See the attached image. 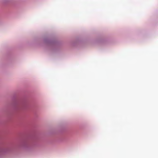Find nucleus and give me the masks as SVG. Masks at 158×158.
I'll list each match as a JSON object with an SVG mask.
<instances>
[{
    "label": "nucleus",
    "mask_w": 158,
    "mask_h": 158,
    "mask_svg": "<svg viewBox=\"0 0 158 158\" xmlns=\"http://www.w3.org/2000/svg\"><path fill=\"white\" fill-rule=\"evenodd\" d=\"M99 45H101V44H102V40L100 38H99Z\"/></svg>",
    "instance_id": "nucleus-1"
}]
</instances>
